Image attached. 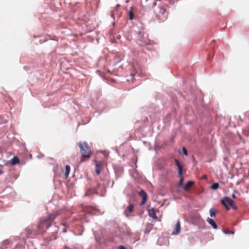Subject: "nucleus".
Wrapping results in <instances>:
<instances>
[{
    "mask_svg": "<svg viewBox=\"0 0 249 249\" xmlns=\"http://www.w3.org/2000/svg\"><path fill=\"white\" fill-rule=\"evenodd\" d=\"M78 145L82 156L85 158L89 157L90 155L91 150L88 143L85 142H79Z\"/></svg>",
    "mask_w": 249,
    "mask_h": 249,
    "instance_id": "f257e3e1",
    "label": "nucleus"
},
{
    "mask_svg": "<svg viewBox=\"0 0 249 249\" xmlns=\"http://www.w3.org/2000/svg\"><path fill=\"white\" fill-rule=\"evenodd\" d=\"M226 201L233 209L237 210L238 209L237 206L234 204L233 200L228 196H225L223 199H221V203L224 205L227 210H229L230 208L227 204Z\"/></svg>",
    "mask_w": 249,
    "mask_h": 249,
    "instance_id": "f03ea898",
    "label": "nucleus"
},
{
    "mask_svg": "<svg viewBox=\"0 0 249 249\" xmlns=\"http://www.w3.org/2000/svg\"><path fill=\"white\" fill-rule=\"evenodd\" d=\"M139 195L142 198V201L141 204V205H142L144 204L146 202L147 197V194L144 190H142L139 192Z\"/></svg>",
    "mask_w": 249,
    "mask_h": 249,
    "instance_id": "7ed1b4c3",
    "label": "nucleus"
},
{
    "mask_svg": "<svg viewBox=\"0 0 249 249\" xmlns=\"http://www.w3.org/2000/svg\"><path fill=\"white\" fill-rule=\"evenodd\" d=\"M175 161L178 168V174L181 176L182 174L183 166L178 160L175 159Z\"/></svg>",
    "mask_w": 249,
    "mask_h": 249,
    "instance_id": "20e7f679",
    "label": "nucleus"
},
{
    "mask_svg": "<svg viewBox=\"0 0 249 249\" xmlns=\"http://www.w3.org/2000/svg\"><path fill=\"white\" fill-rule=\"evenodd\" d=\"M180 225L179 221H178L176 223L175 230H174L172 232V234L176 235L178 234L180 231Z\"/></svg>",
    "mask_w": 249,
    "mask_h": 249,
    "instance_id": "39448f33",
    "label": "nucleus"
},
{
    "mask_svg": "<svg viewBox=\"0 0 249 249\" xmlns=\"http://www.w3.org/2000/svg\"><path fill=\"white\" fill-rule=\"evenodd\" d=\"M207 221L210 225H211L212 226V227L214 229H216L217 228V225L216 224L215 221L213 219L210 217H208L207 218Z\"/></svg>",
    "mask_w": 249,
    "mask_h": 249,
    "instance_id": "423d86ee",
    "label": "nucleus"
},
{
    "mask_svg": "<svg viewBox=\"0 0 249 249\" xmlns=\"http://www.w3.org/2000/svg\"><path fill=\"white\" fill-rule=\"evenodd\" d=\"M148 215L150 217H152L153 219L156 220L158 218L154 209H151L148 210Z\"/></svg>",
    "mask_w": 249,
    "mask_h": 249,
    "instance_id": "0eeeda50",
    "label": "nucleus"
},
{
    "mask_svg": "<svg viewBox=\"0 0 249 249\" xmlns=\"http://www.w3.org/2000/svg\"><path fill=\"white\" fill-rule=\"evenodd\" d=\"M194 184V182L193 181H188L186 183V184L185 185V186L184 187L183 189L185 191H187L189 190V187L190 186H191L192 185H193Z\"/></svg>",
    "mask_w": 249,
    "mask_h": 249,
    "instance_id": "6e6552de",
    "label": "nucleus"
},
{
    "mask_svg": "<svg viewBox=\"0 0 249 249\" xmlns=\"http://www.w3.org/2000/svg\"><path fill=\"white\" fill-rule=\"evenodd\" d=\"M19 162V159L16 156L14 157L11 160V164L12 165H16L18 164Z\"/></svg>",
    "mask_w": 249,
    "mask_h": 249,
    "instance_id": "1a4fd4ad",
    "label": "nucleus"
},
{
    "mask_svg": "<svg viewBox=\"0 0 249 249\" xmlns=\"http://www.w3.org/2000/svg\"><path fill=\"white\" fill-rule=\"evenodd\" d=\"M210 215L211 217L215 216L216 213V210L213 207L211 208L209 211Z\"/></svg>",
    "mask_w": 249,
    "mask_h": 249,
    "instance_id": "9d476101",
    "label": "nucleus"
},
{
    "mask_svg": "<svg viewBox=\"0 0 249 249\" xmlns=\"http://www.w3.org/2000/svg\"><path fill=\"white\" fill-rule=\"evenodd\" d=\"M71 170V167L69 165H66V170H65V177L66 178H67Z\"/></svg>",
    "mask_w": 249,
    "mask_h": 249,
    "instance_id": "9b49d317",
    "label": "nucleus"
},
{
    "mask_svg": "<svg viewBox=\"0 0 249 249\" xmlns=\"http://www.w3.org/2000/svg\"><path fill=\"white\" fill-rule=\"evenodd\" d=\"M134 206L132 203H129L127 207V210L129 213H131L134 210Z\"/></svg>",
    "mask_w": 249,
    "mask_h": 249,
    "instance_id": "f8f14e48",
    "label": "nucleus"
},
{
    "mask_svg": "<svg viewBox=\"0 0 249 249\" xmlns=\"http://www.w3.org/2000/svg\"><path fill=\"white\" fill-rule=\"evenodd\" d=\"M218 187H219V184L218 183L216 182V183H213L211 185V188L212 190H215L217 189L218 188Z\"/></svg>",
    "mask_w": 249,
    "mask_h": 249,
    "instance_id": "ddd939ff",
    "label": "nucleus"
},
{
    "mask_svg": "<svg viewBox=\"0 0 249 249\" xmlns=\"http://www.w3.org/2000/svg\"><path fill=\"white\" fill-rule=\"evenodd\" d=\"M101 171V168L100 166L98 165L97 164H96V170L95 172L97 174H99Z\"/></svg>",
    "mask_w": 249,
    "mask_h": 249,
    "instance_id": "4468645a",
    "label": "nucleus"
},
{
    "mask_svg": "<svg viewBox=\"0 0 249 249\" xmlns=\"http://www.w3.org/2000/svg\"><path fill=\"white\" fill-rule=\"evenodd\" d=\"M129 14V18L130 20H132L133 19L134 14L132 11L129 10L128 11Z\"/></svg>",
    "mask_w": 249,
    "mask_h": 249,
    "instance_id": "2eb2a0df",
    "label": "nucleus"
},
{
    "mask_svg": "<svg viewBox=\"0 0 249 249\" xmlns=\"http://www.w3.org/2000/svg\"><path fill=\"white\" fill-rule=\"evenodd\" d=\"M222 231L225 234H234V232L232 231L223 230Z\"/></svg>",
    "mask_w": 249,
    "mask_h": 249,
    "instance_id": "dca6fc26",
    "label": "nucleus"
},
{
    "mask_svg": "<svg viewBox=\"0 0 249 249\" xmlns=\"http://www.w3.org/2000/svg\"><path fill=\"white\" fill-rule=\"evenodd\" d=\"M55 218V216L53 215V214H51L49 216V217L46 218V220H54V219Z\"/></svg>",
    "mask_w": 249,
    "mask_h": 249,
    "instance_id": "f3484780",
    "label": "nucleus"
},
{
    "mask_svg": "<svg viewBox=\"0 0 249 249\" xmlns=\"http://www.w3.org/2000/svg\"><path fill=\"white\" fill-rule=\"evenodd\" d=\"M115 12V11H111L110 12V16L113 19H114V18H115V17H114Z\"/></svg>",
    "mask_w": 249,
    "mask_h": 249,
    "instance_id": "a211bd4d",
    "label": "nucleus"
},
{
    "mask_svg": "<svg viewBox=\"0 0 249 249\" xmlns=\"http://www.w3.org/2000/svg\"><path fill=\"white\" fill-rule=\"evenodd\" d=\"M183 181V177H181V178H180L179 181V184L180 185L182 184Z\"/></svg>",
    "mask_w": 249,
    "mask_h": 249,
    "instance_id": "6ab92c4d",
    "label": "nucleus"
},
{
    "mask_svg": "<svg viewBox=\"0 0 249 249\" xmlns=\"http://www.w3.org/2000/svg\"><path fill=\"white\" fill-rule=\"evenodd\" d=\"M182 150H183V152L184 154L187 155V151L186 150V149L185 148H183Z\"/></svg>",
    "mask_w": 249,
    "mask_h": 249,
    "instance_id": "aec40b11",
    "label": "nucleus"
},
{
    "mask_svg": "<svg viewBox=\"0 0 249 249\" xmlns=\"http://www.w3.org/2000/svg\"><path fill=\"white\" fill-rule=\"evenodd\" d=\"M64 249H77L75 247H74L73 249H71L70 248L65 246L64 247Z\"/></svg>",
    "mask_w": 249,
    "mask_h": 249,
    "instance_id": "412c9836",
    "label": "nucleus"
},
{
    "mask_svg": "<svg viewBox=\"0 0 249 249\" xmlns=\"http://www.w3.org/2000/svg\"><path fill=\"white\" fill-rule=\"evenodd\" d=\"M119 249H125V248L123 246H120L119 247Z\"/></svg>",
    "mask_w": 249,
    "mask_h": 249,
    "instance_id": "4be33fe9",
    "label": "nucleus"
},
{
    "mask_svg": "<svg viewBox=\"0 0 249 249\" xmlns=\"http://www.w3.org/2000/svg\"><path fill=\"white\" fill-rule=\"evenodd\" d=\"M201 178H202V179H206V178H207V176H206V175H203V176L201 177Z\"/></svg>",
    "mask_w": 249,
    "mask_h": 249,
    "instance_id": "5701e85b",
    "label": "nucleus"
},
{
    "mask_svg": "<svg viewBox=\"0 0 249 249\" xmlns=\"http://www.w3.org/2000/svg\"><path fill=\"white\" fill-rule=\"evenodd\" d=\"M3 173V171L2 170L0 169V175H2Z\"/></svg>",
    "mask_w": 249,
    "mask_h": 249,
    "instance_id": "b1692460",
    "label": "nucleus"
},
{
    "mask_svg": "<svg viewBox=\"0 0 249 249\" xmlns=\"http://www.w3.org/2000/svg\"><path fill=\"white\" fill-rule=\"evenodd\" d=\"M232 196V198H236V196H235V195L234 194H232V196Z\"/></svg>",
    "mask_w": 249,
    "mask_h": 249,
    "instance_id": "393cba45",
    "label": "nucleus"
},
{
    "mask_svg": "<svg viewBox=\"0 0 249 249\" xmlns=\"http://www.w3.org/2000/svg\"><path fill=\"white\" fill-rule=\"evenodd\" d=\"M50 226H51V225H50V224L48 225L47 226H46V228H47V229H48Z\"/></svg>",
    "mask_w": 249,
    "mask_h": 249,
    "instance_id": "a878e982",
    "label": "nucleus"
},
{
    "mask_svg": "<svg viewBox=\"0 0 249 249\" xmlns=\"http://www.w3.org/2000/svg\"><path fill=\"white\" fill-rule=\"evenodd\" d=\"M119 6H120V5H119V4H117V5H116V9H117V8H118V7Z\"/></svg>",
    "mask_w": 249,
    "mask_h": 249,
    "instance_id": "bb28decb",
    "label": "nucleus"
},
{
    "mask_svg": "<svg viewBox=\"0 0 249 249\" xmlns=\"http://www.w3.org/2000/svg\"><path fill=\"white\" fill-rule=\"evenodd\" d=\"M63 232H66V230H63Z\"/></svg>",
    "mask_w": 249,
    "mask_h": 249,
    "instance_id": "cd10ccee",
    "label": "nucleus"
}]
</instances>
